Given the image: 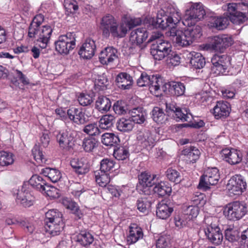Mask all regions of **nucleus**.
<instances>
[{"mask_svg": "<svg viewBox=\"0 0 248 248\" xmlns=\"http://www.w3.org/2000/svg\"><path fill=\"white\" fill-rule=\"evenodd\" d=\"M182 153L184 155L186 156L189 161L193 163L196 162L201 155L200 150L194 146L186 148L183 150Z\"/></svg>", "mask_w": 248, "mask_h": 248, "instance_id": "4c0bfd02", "label": "nucleus"}, {"mask_svg": "<svg viewBox=\"0 0 248 248\" xmlns=\"http://www.w3.org/2000/svg\"><path fill=\"white\" fill-rule=\"evenodd\" d=\"M62 203L66 209L70 210L71 213L76 215L78 213L77 202L71 198H63L62 200Z\"/></svg>", "mask_w": 248, "mask_h": 248, "instance_id": "09e8293b", "label": "nucleus"}, {"mask_svg": "<svg viewBox=\"0 0 248 248\" xmlns=\"http://www.w3.org/2000/svg\"><path fill=\"white\" fill-rule=\"evenodd\" d=\"M153 188L154 192L159 197L169 196L171 192V187L167 182H160L155 184Z\"/></svg>", "mask_w": 248, "mask_h": 248, "instance_id": "cd10ccee", "label": "nucleus"}, {"mask_svg": "<svg viewBox=\"0 0 248 248\" xmlns=\"http://www.w3.org/2000/svg\"><path fill=\"white\" fill-rule=\"evenodd\" d=\"M128 113L130 115L133 123L141 124L146 120V112L142 108H133L129 110Z\"/></svg>", "mask_w": 248, "mask_h": 248, "instance_id": "bb28decb", "label": "nucleus"}, {"mask_svg": "<svg viewBox=\"0 0 248 248\" xmlns=\"http://www.w3.org/2000/svg\"><path fill=\"white\" fill-rule=\"evenodd\" d=\"M166 62L169 66H175L180 63V57L176 52L172 50L166 57Z\"/></svg>", "mask_w": 248, "mask_h": 248, "instance_id": "864d4df0", "label": "nucleus"}, {"mask_svg": "<svg viewBox=\"0 0 248 248\" xmlns=\"http://www.w3.org/2000/svg\"><path fill=\"white\" fill-rule=\"evenodd\" d=\"M142 20L140 18L131 17L127 15H124L121 20V31H127V29L133 28L141 24Z\"/></svg>", "mask_w": 248, "mask_h": 248, "instance_id": "b1692460", "label": "nucleus"}, {"mask_svg": "<svg viewBox=\"0 0 248 248\" xmlns=\"http://www.w3.org/2000/svg\"><path fill=\"white\" fill-rule=\"evenodd\" d=\"M247 208L245 204L235 201L228 204L224 208V215L230 220H239L245 215Z\"/></svg>", "mask_w": 248, "mask_h": 248, "instance_id": "423d86ee", "label": "nucleus"}, {"mask_svg": "<svg viewBox=\"0 0 248 248\" xmlns=\"http://www.w3.org/2000/svg\"><path fill=\"white\" fill-rule=\"evenodd\" d=\"M172 37V41L177 46H186L191 44L194 40V32H169Z\"/></svg>", "mask_w": 248, "mask_h": 248, "instance_id": "2eb2a0df", "label": "nucleus"}, {"mask_svg": "<svg viewBox=\"0 0 248 248\" xmlns=\"http://www.w3.org/2000/svg\"><path fill=\"white\" fill-rule=\"evenodd\" d=\"M206 236L210 242L215 245L220 244L223 240V236L218 225L211 223L204 229Z\"/></svg>", "mask_w": 248, "mask_h": 248, "instance_id": "dca6fc26", "label": "nucleus"}, {"mask_svg": "<svg viewBox=\"0 0 248 248\" xmlns=\"http://www.w3.org/2000/svg\"><path fill=\"white\" fill-rule=\"evenodd\" d=\"M170 238L169 236L162 235L156 241V248H168L170 244Z\"/></svg>", "mask_w": 248, "mask_h": 248, "instance_id": "338daca9", "label": "nucleus"}, {"mask_svg": "<svg viewBox=\"0 0 248 248\" xmlns=\"http://www.w3.org/2000/svg\"><path fill=\"white\" fill-rule=\"evenodd\" d=\"M41 173L48 177L53 183L57 182L62 177V174L59 170L48 167L42 169Z\"/></svg>", "mask_w": 248, "mask_h": 248, "instance_id": "72a5a7b5", "label": "nucleus"}, {"mask_svg": "<svg viewBox=\"0 0 248 248\" xmlns=\"http://www.w3.org/2000/svg\"><path fill=\"white\" fill-rule=\"evenodd\" d=\"M95 50L96 45L94 40L87 38L80 48L78 55L80 58L89 60L93 56Z\"/></svg>", "mask_w": 248, "mask_h": 248, "instance_id": "f3484780", "label": "nucleus"}, {"mask_svg": "<svg viewBox=\"0 0 248 248\" xmlns=\"http://www.w3.org/2000/svg\"><path fill=\"white\" fill-rule=\"evenodd\" d=\"M173 211V207L163 202H159L156 207V216L162 219H166L170 217Z\"/></svg>", "mask_w": 248, "mask_h": 248, "instance_id": "c85d7f7f", "label": "nucleus"}, {"mask_svg": "<svg viewBox=\"0 0 248 248\" xmlns=\"http://www.w3.org/2000/svg\"><path fill=\"white\" fill-rule=\"evenodd\" d=\"M225 238L231 243H234L240 240V236L238 231L233 227H228L225 230Z\"/></svg>", "mask_w": 248, "mask_h": 248, "instance_id": "79ce46f5", "label": "nucleus"}, {"mask_svg": "<svg viewBox=\"0 0 248 248\" xmlns=\"http://www.w3.org/2000/svg\"><path fill=\"white\" fill-rule=\"evenodd\" d=\"M137 139L145 147L153 146L155 142L153 135L148 130L140 131L138 135Z\"/></svg>", "mask_w": 248, "mask_h": 248, "instance_id": "c756f323", "label": "nucleus"}, {"mask_svg": "<svg viewBox=\"0 0 248 248\" xmlns=\"http://www.w3.org/2000/svg\"><path fill=\"white\" fill-rule=\"evenodd\" d=\"M231 197L239 196L246 190L247 183L241 175H235L231 178L227 185Z\"/></svg>", "mask_w": 248, "mask_h": 248, "instance_id": "9d476101", "label": "nucleus"}, {"mask_svg": "<svg viewBox=\"0 0 248 248\" xmlns=\"http://www.w3.org/2000/svg\"><path fill=\"white\" fill-rule=\"evenodd\" d=\"M148 36V32H131L129 40L133 45H140L146 41Z\"/></svg>", "mask_w": 248, "mask_h": 248, "instance_id": "a19ab883", "label": "nucleus"}, {"mask_svg": "<svg viewBox=\"0 0 248 248\" xmlns=\"http://www.w3.org/2000/svg\"><path fill=\"white\" fill-rule=\"evenodd\" d=\"M234 43L232 36L226 34L214 36L210 43L211 48L216 52L223 53Z\"/></svg>", "mask_w": 248, "mask_h": 248, "instance_id": "f8f14e48", "label": "nucleus"}, {"mask_svg": "<svg viewBox=\"0 0 248 248\" xmlns=\"http://www.w3.org/2000/svg\"><path fill=\"white\" fill-rule=\"evenodd\" d=\"M190 54L191 65L195 69L203 68L205 64V59L203 56L200 53L196 52H193Z\"/></svg>", "mask_w": 248, "mask_h": 248, "instance_id": "e433bc0d", "label": "nucleus"}, {"mask_svg": "<svg viewBox=\"0 0 248 248\" xmlns=\"http://www.w3.org/2000/svg\"><path fill=\"white\" fill-rule=\"evenodd\" d=\"M156 175H151L147 172H142L139 175V185L137 189L140 194L149 195L151 194V187L155 184Z\"/></svg>", "mask_w": 248, "mask_h": 248, "instance_id": "9b49d317", "label": "nucleus"}, {"mask_svg": "<svg viewBox=\"0 0 248 248\" xmlns=\"http://www.w3.org/2000/svg\"><path fill=\"white\" fill-rule=\"evenodd\" d=\"M34 201V197L27 190V185H23L17 193L16 202L25 207H29L33 205Z\"/></svg>", "mask_w": 248, "mask_h": 248, "instance_id": "a211bd4d", "label": "nucleus"}, {"mask_svg": "<svg viewBox=\"0 0 248 248\" xmlns=\"http://www.w3.org/2000/svg\"><path fill=\"white\" fill-rule=\"evenodd\" d=\"M44 224L46 232L52 236L59 235L64 226L62 213L57 209L48 210L45 214Z\"/></svg>", "mask_w": 248, "mask_h": 248, "instance_id": "7ed1b4c3", "label": "nucleus"}, {"mask_svg": "<svg viewBox=\"0 0 248 248\" xmlns=\"http://www.w3.org/2000/svg\"><path fill=\"white\" fill-rule=\"evenodd\" d=\"M71 32H68L66 35H61L57 41L55 42L56 50L61 54H67L76 46V39L71 40Z\"/></svg>", "mask_w": 248, "mask_h": 248, "instance_id": "ddd939ff", "label": "nucleus"}, {"mask_svg": "<svg viewBox=\"0 0 248 248\" xmlns=\"http://www.w3.org/2000/svg\"><path fill=\"white\" fill-rule=\"evenodd\" d=\"M111 107L110 99L105 96H99L95 101V108L102 112L108 111Z\"/></svg>", "mask_w": 248, "mask_h": 248, "instance_id": "f704fd0d", "label": "nucleus"}, {"mask_svg": "<svg viewBox=\"0 0 248 248\" xmlns=\"http://www.w3.org/2000/svg\"><path fill=\"white\" fill-rule=\"evenodd\" d=\"M115 81L119 88L125 90L130 88L133 80L129 74L126 73H120L116 77Z\"/></svg>", "mask_w": 248, "mask_h": 248, "instance_id": "393cba45", "label": "nucleus"}, {"mask_svg": "<svg viewBox=\"0 0 248 248\" xmlns=\"http://www.w3.org/2000/svg\"><path fill=\"white\" fill-rule=\"evenodd\" d=\"M29 184L33 188L43 192V190L47 185L46 181L37 174L33 175L29 181Z\"/></svg>", "mask_w": 248, "mask_h": 248, "instance_id": "473e14b6", "label": "nucleus"}, {"mask_svg": "<svg viewBox=\"0 0 248 248\" xmlns=\"http://www.w3.org/2000/svg\"><path fill=\"white\" fill-rule=\"evenodd\" d=\"M231 111L230 104L224 101H217L213 109V113L216 119H224L229 116Z\"/></svg>", "mask_w": 248, "mask_h": 248, "instance_id": "aec40b11", "label": "nucleus"}, {"mask_svg": "<svg viewBox=\"0 0 248 248\" xmlns=\"http://www.w3.org/2000/svg\"><path fill=\"white\" fill-rule=\"evenodd\" d=\"M113 155L117 160H124L128 157L129 153L127 148L120 146L114 148Z\"/></svg>", "mask_w": 248, "mask_h": 248, "instance_id": "49530a36", "label": "nucleus"}, {"mask_svg": "<svg viewBox=\"0 0 248 248\" xmlns=\"http://www.w3.org/2000/svg\"><path fill=\"white\" fill-rule=\"evenodd\" d=\"M162 36L161 32H154L147 42L149 43L156 40V44H153L150 49L151 54L155 60H163L172 50L171 44L169 41L159 39Z\"/></svg>", "mask_w": 248, "mask_h": 248, "instance_id": "f257e3e1", "label": "nucleus"}, {"mask_svg": "<svg viewBox=\"0 0 248 248\" xmlns=\"http://www.w3.org/2000/svg\"><path fill=\"white\" fill-rule=\"evenodd\" d=\"M113 109L115 113L118 115L125 114L129 110L125 102L122 100H118L114 104Z\"/></svg>", "mask_w": 248, "mask_h": 248, "instance_id": "3c124183", "label": "nucleus"}, {"mask_svg": "<svg viewBox=\"0 0 248 248\" xmlns=\"http://www.w3.org/2000/svg\"><path fill=\"white\" fill-rule=\"evenodd\" d=\"M114 161L110 158H104L100 162V171L108 172L111 170L114 167Z\"/></svg>", "mask_w": 248, "mask_h": 248, "instance_id": "4d7b16f0", "label": "nucleus"}, {"mask_svg": "<svg viewBox=\"0 0 248 248\" xmlns=\"http://www.w3.org/2000/svg\"><path fill=\"white\" fill-rule=\"evenodd\" d=\"M167 178L170 181L176 183H179L181 180L180 172L172 168H169L166 171Z\"/></svg>", "mask_w": 248, "mask_h": 248, "instance_id": "5fc2aeb1", "label": "nucleus"}, {"mask_svg": "<svg viewBox=\"0 0 248 248\" xmlns=\"http://www.w3.org/2000/svg\"><path fill=\"white\" fill-rule=\"evenodd\" d=\"M93 241V237L89 232L85 231H81L78 233V242L82 246L87 247L90 245Z\"/></svg>", "mask_w": 248, "mask_h": 248, "instance_id": "a18cd8bd", "label": "nucleus"}, {"mask_svg": "<svg viewBox=\"0 0 248 248\" xmlns=\"http://www.w3.org/2000/svg\"><path fill=\"white\" fill-rule=\"evenodd\" d=\"M77 132L71 133L69 136L64 133H59L57 136V140L62 148H74L77 143Z\"/></svg>", "mask_w": 248, "mask_h": 248, "instance_id": "6ab92c4d", "label": "nucleus"}, {"mask_svg": "<svg viewBox=\"0 0 248 248\" xmlns=\"http://www.w3.org/2000/svg\"><path fill=\"white\" fill-rule=\"evenodd\" d=\"M117 50L113 47H107L102 50L99 57L100 62L103 64H108L112 62L118 58Z\"/></svg>", "mask_w": 248, "mask_h": 248, "instance_id": "5701e85b", "label": "nucleus"}, {"mask_svg": "<svg viewBox=\"0 0 248 248\" xmlns=\"http://www.w3.org/2000/svg\"><path fill=\"white\" fill-rule=\"evenodd\" d=\"M47 196L52 199L58 198L60 196L59 190L53 186L46 185L43 190Z\"/></svg>", "mask_w": 248, "mask_h": 248, "instance_id": "680f3d73", "label": "nucleus"}, {"mask_svg": "<svg viewBox=\"0 0 248 248\" xmlns=\"http://www.w3.org/2000/svg\"><path fill=\"white\" fill-rule=\"evenodd\" d=\"M227 12L224 14L235 25L243 24L248 20V4L232 3L228 4Z\"/></svg>", "mask_w": 248, "mask_h": 248, "instance_id": "20e7f679", "label": "nucleus"}, {"mask_svg": "<svg viewBox=\"0 0 248 248\" xmlns=\"http://www.w3.org/2000/svg\"><path fill=\"white\" fill-rule=\"evenodd\" d=\"M101 141L107 146H116L120 142V139L114 133H106L102 135Z\"/></svg>", "mask_w": 248, "mask_h": 248, "instance_id": "58836bf2", "label": "nucleus"}, {"mask_svg": "<svg viewBox=\"0 0 248 248\" xmlns=\"http://www.w3.org/2000/svg\"><path fill=\"white\" fill-rule=\"evenodd\" d=\"M118 25L114 17L108 14L102 18L101 27L103 31H117Z\"/></svg>", "mask_w": 248, "mask_h": 248, "instance_id": "a878e982", "label": "nucleus"}, {"mask_svg": "<svg viewBox=\"0 0 248 248\" xmlns=\"http://www.w3.org/2000/svg\"><path fill=\"white\" fill-rule=\"evenodd\" d=\"M78 130L91 136L98 135L100 133L97 124L91 123L88 115L82 111L78 113Z\"/></svg>", "mask_w": 248, "mask_h": 248, "instance_id": "1a4fd4ad", "label": "nucleus"}, {"mask_svg": "<svg viewBox=\"0 0 248 248\" xmlns=\"http://www.w3.org/2000/svg\"><path fill=\"white\" fill-rule=\"evenodd\" d=\"M96 145V141L94 138H85L82 142V146L86 152H91Z\"/></svg>", "mask_w": 248, "mask_h": 248, "instance_id": "bf43d9fd", "label": "nucleus"}, {"mask_svg": "<svg viewBox=\"0 0 248 248\" xmlns=\"http://www.w3.org/2000/svg\"><path fill=\"white\" fill-rule=\"evenodd\" d=\"M173 95L179 96L183 95L185 92L186 88L184 83L180 82H168L167 90Z\"/></svg>", "mask_w": 248, "mask_h": 248, "instance_id": "7c9ffc66", "label": "nucleus"}, {"mask_svg": "<svg viewBox=\"0 0 248 248\" xmlns=\"http://www.w3.org/2000/svg\"><path fill=\"white\" fill-rule=\"evenodd\" d=\"M143 236L142 229L140 227H130L129 235L127 237V241L129 244L136 243Z\"/></svg>", "mask_w": 248, "mask_h": 248, "instance_id": "c9c22d12", "label": "nucleus"}, {"mask_svg": "<svg viewBox=\"0 0 248 248\" xmlns=\"http://www.w3.org/2000/svg\"><path fill=\"white\" fill-rule=\"evenodd\" d=\"M230 19L227 16L215 17L211 19L210 27L215 28L218 30L225 29L229 24Z\"/></svg>", "mask_w": 248, "mask_h": 248, "instance_id": "2f4dec72", "label": "nucleus"}, {"mask_svg": "<svg viewBox=\"0 0 248 248\" xmlns=\"http://www.w3.org/2000/svg\"><path fill=\"white\" fill-rule=\"evenodd\" d=\"M90 170V166L88 161L84 158L78 161V175L86 174Z\"/></svg>", "mask_w": 248, "mask_h": 248, "instance_id": "e2e57ef3", "label": "nucleus"}, {"mask_svg": "<svg viewBox=\"0 0 248 248\" xmlns=\"http://www.w3.org/2000/svg\"><path fill=\"white\" fill-rule=\"evenodd\" d=\"M114 120V116L111 114L104 115L99 121V126L101 129H108L113 125Z\"/></svg>", "mask_w": 248, "mask_h": 248, "instance_id": "c03bdc74", "label": "nucleus"}, {"mask_svg": "<svg viewBox=\"0 0 248 248\" xmlns=\"http://www.w3.org/2000/svg\"><path fill=\"white\" fill-rule=\"evenodd\" d=\"M166 111L168 116L173 117L176 121L190 122L192 115L186 108H181L175 103H166Z\"/></svg>", "mask_w": 248, "mask_h": 248, "instance_id": "6e6552de", "label": "nucleus"}, {"mask_svg": "<svg viewBox=\"0 0 248 248\" xmlns=\"http://www.w3.org/2000/svg\"><path fill=\"white\" fill-rule=\"evenodd\" d=\"M205 15V11L202 3H194L189 9L186 10L182 23L185 26H193L197 22L203 19Z\"/></svg>", "mask_w": 248, "mask_h": 248, "instance_id": "39448f33", "label": "nucleus"}, {"mask_svg": "<svg viewBox=\"0 0 248 248\" xmlns=\"http://www.w3.org/2000/svg\"><path fill=\"white\" fill-rule=\"evenodd\" d=\"M138 209L141 212L145 213L151 206V202L146 198H140L137 202Z\"/></svg>", "mask_w": 248, "mask_h": 248, "instance_id": "052dcab7", "label": "nucleus"}, {"mask_svg": "<svg viewBox=\"0 0 248 248\" xmlns=\"http://www.w3.org/2000/svg\"><path fill=\"white\" fill-rule=\"evenodd\" d=\"M14 162L12 154L5 151L0 152V165L6 166Z\"/></svg>", "mask_w": 248, "mask_h": 248, "instance_id": "603ef678", "label": "nucleus"}, {"mask_svg": "<svg viewBox=\"0 0 248 248\" xmlns=\"http://www.w3.org/2000/svg\"><path fill=\"white\" fill-rule=\"evenodd\" d=\"M170 15L168 16L165 14L164 10H161L158 11L155 19L149 17L148 21L153 29L164 30L168 27L169 29H173L179 22L181 17L178 12L174 11L170 12Z\"/></svg>", "mask_w": 248, "mask_h": 248, "instance_id": "f03ea898", "label": "nucleus"}, {"mask_svg": "<svg viewBox=\"0 0 248 248\" xmlns=\"http://www.w3.org/2000/svg\"><path fill=\"white\" fill-rule=\"evenodd\" d=\"M221 154L225 161L231 165L238 164L242 160V153L234 149H224L221 150Z\"/></svg>", "mask_w": 248, "mask_h": 248, "instance_id": "412c9836", "label": "nucleus"}, {"mask_svg": "<svg viewBox=\"0 0 248 248\" xmlns=\"http://www.w3.org/2000/svg\"><path fill=\"white\" fill-rule=\"evenodd\" d=\"M32 154L34 159L39 164L45 163L46 160L44 157L42 151L40 150V147L35 145L32 149Z\"/></svg>", "mask_w": 248, "mask_h": 248, "instance_id": "13d9d810", "label": "nucleus"}, {"mask_svg": "<svg viewBox=\"0 0 248 248\" xmlns=\"http://www.w3.org/2000/svg\"><path fill=\"white\" fill-rule=\"evenodd\" d=\"M108 85L109 81L106 76L104 75L98 76L94 83L95 87L99 90L102 91L106 90Z\"/></svg>", "mask_w": 248, "mask_h": 248, "instance_id": "6e6d98bb", "label": "nucleus"}, {"mask_svg": "<svg viewBox=\"0 0 248 248\" xmlns=\"http://www.w3.org/2000/svg\"><path fill=\"white\" fill-rule=\"evenodd\" d=\"M238 243L240 247L248 248V228L242 232Z\"/></svg>", "mask_w": 248, "mask_h": 248, "instance_id": "774afa93", "label": "nucleus"}, {"mask_svg": "<svg viewBox=\"0 0 248 248\" xmlns=\"http://www.w3.org/2000/svg\"><path fill=\"white\" fill-rule=\"evenodd\" d=\"M76 110L77 108H75L74 110H73L72 108H70L67 110L66 113L62 108H58L55 109V112L57 115H59L62 119L66 118V115H67L71 120H72L74 123H77L75 117L76 114Z\"/></svg>", "mask_w": 248, "mask_h": 248, "instance_id": "8fccbe9b", "label": "nucleus"}, {"mask_svg": "<svg viewBox=\"0 0 248 248\" xmlns=\"http://www.w3.org/2000/svg\"><path fill=\"white\" fill-rule=\"evenodd\" d=\"M95 176L96 182L102 187L106 186L110 182L109 175L107 172H95Z\"/></svg>", "mask_w": 248, "mask_h": 248, "instance_id": "de8ad7c7", "label": "nucleus"}, {"mask_svg": "<svg viewBox=\"0 0 248 248\" xmlns=\"http://www.w3.org/2000/svg\"><path fill=\"white\" fill-rule=\"evenodd\" d=\"M211 62L213 68H216L219 73H223L230 63V58L226 55L215 54L211 59Z\"/></svg>", "mask_w": 248, "mask_h": 248, "instance_id": "4be33fe9", "label": "nucleus"}, {"mask_svg": "<svg viewBox=\"0 0 248 248\" xmlns=\"http://www.w3.org/2000/svg\"><path fill=\"white\" fill-rule=\"evenodd\" d=\"M151 81L149 84L150 92L158 96L167 91L168 83L159 75H151Z\"/></svg>", "mask_w": 248, "mask_h": 248, "instance_id": "4468645a", "label": "nucleus"}, {"mask_svg": "<svg viewBox=\"0 0 248 248\" xmlns=\"http://www.w3.org/2000/svg\"><path fill=\"white\" fill-rule=\"evenodd\" d=\"M152 112L154 121L158 124H163L168 120V116L164 113L162 108L155 107Z\"/></svg>", "mask_w": 248, "mask_h": 248, "instance_id": "37998d69", "label": "nucleus"}, {"mask_svg": "<svg viewBox=\"0 0 248 248\" xmlns=\"http://www.w3.org/2000/svg\"><path fill=\"white\" fill-rule=\"evenodd\" d=\"M151 75H148L146 73L143 72L140 77L137 79V85L140 87L149 86L151 81Z\"/></svg>", "mask_w": 248, "mask_h": 248, "instance_id": "69168bd1", "label": "nucleus"}, {"mask_svg": "<svg viewBox=\"0 0 248 248\" xmlns=\"http://www.w3.org/2000/svg\"><path fill=\"white\" fill-rule=\"evenodd\" d=\"M219 179L220 174L217 168L208 169L201 177L198 187L204 190H207L210 188V186L217 184Z\"/></svg>", "mask_w": 248, "mask_h": 248, "instance_id": "0eeeda50", "label": "nucleus"}, {"mask_svg": "<svg viewBox=\"0 0 248 248\" xmlns=\"http://www.w3.org/2000/svg\"><path fill=\"white\" fill-rule=\"evenodd\" d=\"M43 21L44 16L42 15L39 14L33 18L32 22L29 27V30H31L33 28V31H39L40 29L38 28Z\"/></svg>", "mask_w": 248, "mask_h": 248, "instance_id": "0e129e2a", "label": "nucleus"}, {"mask_svg": "<svg viewBox=\"0 0 248 248\" xmlns=\"http://www.w3.org/2000/svg\"><path fill=\"white\" fill-rule=\"evenodd\" d=\"M134 123L130 118H122L116 123L117 129L122 132H128L132 130Z\"/></svg>", "mask_w": 248, "mask_h": 248, "instance_id": "ea45409f", "label": "nucleus"}]
</instances>
